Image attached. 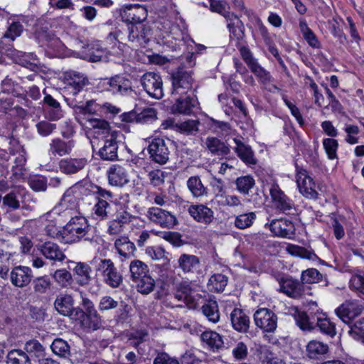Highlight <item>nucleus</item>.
<instances>
[{"label": "nucleus", "mask_w": 364, "mask_h": 364, "mask_svg": "<svg viewBox=\"0 0 364 364\" xmlns=\"http://www.w3.org/2000/svg\"><path fill=\"white\" fill-rule=\"evenodd\" d=\"M14 62L33 72H38L40 70L37 56L33 53L18 51L14 56Z\"/></svg>", "instance_id": "obj_32"}, {"label": "nucleus", "mask_w": 364, "mask_h": 364, "mask_svg": "<svg viewBox=\"0 0 364 364\" xmlns=\"http://www.w3.org/2000/svg\"><path fill=\"white\" fill-rule=\"evenodd\" d=\"M306 355L311 359H320L328 352L327 344L316 341H310L306 346Z\"/></svg>", "instance_id": "obj_33"}, {"label": "nucleus", "mask_w": 364, "mask_h": 364, "mask_svg": "<svg viewBox=\"0 0 364 364\" xmlns=\"http://www.w3.org/2000/svg\"><path fill=\"white\" fill-rule=\"evenodd\" d=\"M363 310L364 304L358 301H347L336 309V314L343 322L348 323Z\"/></svg>", "instance_id": "obj_17"}, {"label": "nucleus", "mask_w": 364, "mask_h": 364, "mask_svg": "<svg viewBox=\"0 0 364 364\" xmlns=\"http://www.w3.org/2000/svg\"><path fill=\"white\" fill-rule=\"evenodd\" d=\"M188 212L198 223L210 225L214 219V213L211 208L203 204L191 205Z\"/></svg>", "instance_id": "obj_22"}, {"label": "nucleus", "mask_w": 364, "mask_h": 364, "mask_svg": "<svg viewBox=\"0 0 364 364\" xmlns=\"http://www.w3.org/2000/svg\"><path fill=\"white\" fill-rule=\"evenodd\" d=\"M205 146L208 150L214 156H224L230 153L229 146L215 136L207 137Z\"/></svg>", "instance_id": "obj_31"}, {"label": "nucleus", "mask_w": 364, "mask_h": 364, "mask_svg": "<svg viewBox=\"0 0 364 364\" xmlns=\"http://www.w3.org/2000/svg\"><path fill=\"white\" fill-rule=\"evenodd\" d=\"M296 168V183L300 193L307 198L316 199L318 193L316 191V184L312 178L307 174L306 170L299 168Z\"/></svg>", "instance_id": "obj_13"}, {"label": "nucleus", "mask_w": 364, "mask_h": 364, "mask_svg": "<svg viewBox=\"0 0 364 364\" xmlns=\"http://www.w3.org/2000/svg\"><path fill=\"white\" fill-rule=\"evenodd\" d=\"M53 277L58 285L63 288H65L70 285L73 282V277L70 272L65 269L56 270Z\"/></svg>", "instance_id": "obj_61"}, {"label": "nucleus", "mask_w": 364, "mask_h": 364, "mask_svg": "<svg viewBox=\"0 0 364 364\" xmlns=\"http://www.w3.org/2000/svg\"><path fill=\"white\" fill-rule=\"evenodd\" d=\"M130 279L134 282L137 279L144 277L149 272L146 264L139 259H134L129 264Z\"/></svg>", "instance_id": "obj_40"}, {"label": "nucleus", "mask_w": 364, "mask_h": 364, "mask_svg": "<svg viewBox=\"0 0 364 364\" xmlns=\"http://www.w3.org/2000/svg\"><path fill=\"white\" fill-rule=\"evenodd\" d=\"M124 21L128 24L144 23L148 16V11L145 6L130 5L127 6L121 14Z\"/></svg>", "instance_id": "obj_20"}, {"label": "nucleus", "mask_w": 364, "mask_h": 364, "mask_svg": "<svg viewBox=\"0 0 364 364\" xmlns=\"http://www.w3.org/2000/svg\"><path fill=\"white\" fill-rule=\"evenodd\" d=\"M134 282L136 284L137 291L142 294H148L153 291L156 284L149 272L144 277L137 279Z\"/></svg>", "instance_id": "obj_51"}, {"label": "nucleus", "mask_w": 364, "mask_h": 364, "mask_svg": "<svg viewBox=\"0 0 364 364\" xmlns=\"http://www.w3.org/2000/svg\"><path fill=\"white\" fill-rule=\"evenodd\" d=\"M114 247L120 256L129 258L134 256L136 250L134 244L127 237H121L115 240Z\"/></svg>", "instance_id": "obj_38"}, {"label": "nucleus", "mask_w": 364, "mask_h": 364, "mask_svg": "<svg viewBox=\"0 0 364 364\" xmlns=\"http://www.w3.org/2000/svg\"><path fill=\"white\" fill-rule=\"evenodd\" d=\"M193 71L183 65L178 66L171 73L172 82V95H186L192 90L196 91L198 85L194 87L195 80Z\"/></svg>", "instance_id": "obj_3"}, {"label": "nucleus", "mask_w": 364, "mask_h": 364, "mask_svg": "<svg viewBox=\"0 0 364 364\" xmlns=\"http://www.w3.org/2000/svg\"><path fill=\"white\" fill-rule=\"evenodd\" d=\"M250 69L258 78L259 82L262 85L265 86L273 81L274 78L270 73L262 67L258 62L251 66Z\"/></svg>", "instance_id": "obj_55"}, {"label": "nucleus", "mask_w": 364, "mask_h": 364, "mask_svg": "<svg viewBox=\"0 0 364 364\" xmlns=\"http://www.w3.org/2000/svg\"><path fill=\"white\" fill-rule=\"evenodd\" d=\"M75 110L82 114H96L101 110V105L97 103L95 100H88L85 105H75Z\"/></svg>", "instance_id": "obj_57"}, {"label": "nucleus", "mask_w": 364, "mask_h": 364, "mask_svg": "<svg viewBox=\"0 0 364 364\" xmlns=\"http://www.w3.org/2000/svg\"><path fill=\"white\" fill-rule=\"evenodd\" d=\"M255 219L256 215L254 212L240 214L235 218V226L241 230L250 228Z\"/></svg>", "instance_id": "obj_60"}, {"label": "nucleus", "mask_w": 364, "mask_h": 364, "mask_svg": "<svg viewBox=\"0 0 364 364\" xmlns=\"http://www.w3.org/2000/svg\"><path fill=\"white\" fill-rule=\"evenodd\" d=\"M193 289L187 282H181L177 284L174 297L178 300L184 302L189 309H195L196 301L193 296Z\"/></svg>", "instance_id": "obj_26"}, {"label": "nucleus", "mask_w": 364, "mask_h": 364, "mask_svg": "<svg viewBox=\"0 0 364 364\" xmlns=\"http://www.w3.org/2000/svg\"><path fill=\"white\" fill-rule=\"evenodd\" d=\"M269 193L277 210L287 215L294 213L296 208L294 202L281 190L278 184H272Z\"/></svg>", "instance_id": "obj_8"}, {"label": "nucleus", "mask_w": 364, "mask_h": 364, "mask_svg": "<svg viewBox=\"0 0 364 364\" xmlns=\"http://www.w3.org/2000/svg\"><path fill=\"white\" fill-rule=\"evenodd\" d=\"M227 4L220 0H210V9L213 12L220 14L223 16L227 21H232V18H237V16L233 13L226 11Z\"/></svg>", "instance_id": "obj_52"}, {"label": "nucleus", "mask_w": 364, "mask_h": 364, "mask_svg": "<svg viewBox=\"0 0 364 364\" xmlns=\"http://www.w3.org/2000/svg\"><path fill=\"white\" fill-rule=\"evenodd\" d=\"M141 84L152 98L159 100L163 97V81L161 75L153 72H147L141 77Z\"/></svg>", "instance_id": "obj_9"}, {"label": "nucleus", "mask_w": 364, "mask_h": 364, "mask_svg": "<svg viewBox=\"0 0 364 364\" xmlns=\"http://www.w3.org/2000/svg\"><path fill=\"white\" fill-rule=\"evenodd\" d=\"M85 185L87 186V189L96 196L97 200L103 198L105 200H108V203L113 202L114 195L110 191H107L91 183H85Z\"/></svg>", "instance_id": "obj_53"}, {"label": "nucleus", "mask_w": 364, "mask_h": 364, "mask_svg": "<svg viewBox=\"0 0 364 364\" xmlns=\"http://www.w3.org/2000/svg\"><path fill=\"white\" fill-rule=\"evenodd\" d=\"M75 146L74 141H65L60 138L53 139L50 145L48 151L52 156H63L68 155Z\"/></svg>", "instance_id": "obj_30"}, {"label": "nucleus", "mask_w": 364, "mask_h": 364, "mask_svg": "<svg viewBox=\"0 0 364 364\" xmlns=\"http://www.w3.org/2000/svg\"><path fill=\"white\" fill-rule=\"evenodd\" d=\"M228 281L227 276L223 274H215L209 279L208 287L212 291L221 292L227 286Z\"/></svg>", "instance_id": "obj_48"}, {"label": "nucleus", "mask_w": 364, "mask_h": 364, "mask_svg": "<svg viewBox=\"0 0 364 364\" xmlns=\"http://www.w3.org/2000/svg\"><path fill=\"white\" fill-rule=\"evenodd\" d=\"M168 143L161 138H155L148 146V152L151 161L160 165L166 164L169 160L170 150Z\"/></svg>", "instance_id": "obj_10"}, {"label": "nucleus", "mask_w": 364, "mask_h": 364, "mask_svg": "<svg viewBox=\"0 0 364 364\" xmlns=\"http://www.w3.org/2000/svg\"><path fill=\"white\" fill-rule=\"evenodd\" d=\"M187 187L195 198L202 197L208 194V188L204 186L201 179L198 176H191L188 179Z\"/></svg>", "instance_id": "obj_39"}, {"label": "nucleus", "mask_w": 364, "mask_h": 364, "mask_svg": "<svg viewBox=\"0 0 364 364\" xmlns=\"http://www.w3.org/2000/svg\"><path fill=\"white\" fill-rule=\"evenodd\" d=\"M82 47L87 50L82 52L81 58L90 62L101 61L105 53V49L97 43L87 44Z\"/></svg>", "instance_id": "obj_34"}, {"label": "nucleus", "mask_w": 364, "mask_h": 364, "mask_svg": "<svg viewBox=\"0 0 364 364\" xmlns=\"http://www.w3.org/2000/svg\"><path fill=\"white\" fill-rule=\"evenodd\" d=\"M118 308L114 319L117 324L124 323L129 318V306L124 301L119 303L111 296H104L100 298L98 304V309L103 313Z\"/></svg>", "instance_id": "obj_6"}, {"label": "nucleus", "mask_w": 364, "mask_h": 364, "mask_svg": "<svg viewBox=\"0 0 364 364\" xmlns=\"http://www.w3.org/2000/svg\"><path fill=\"white\" fill-rule=\"evenodd\" d=\"M147 217L151 221L164 228H173L178 224L177 218L174 215L156 207H151L148 209Z\"/></svg>", "instance_id": "obj_14"}, {"label": "nucleus", "mask_w": 364, "mask_h": 364, "mask_svg": "<svg viewBox=\"0 0 364 364\" xmlns=\"http://www.w3.org/2000/svg\"><path fill=\"white\" fill-rule=\"evenodd\" d=\"M34 37L41 46L48 45L49 43L53 44L59 43L58 38L48 29L47 26H37L34 32Z\"/></svg>", "instance_id": "obj_37"}, {"label": "nucleus", "mask_w": 364, "mask_h": 364, "mask_svg": "<svg viewBox=\"0 0 364 364\" xmlns=\"http://www.w3.org/2000/svg\"><path fill=\"white\" fill-rule=\"evenodd\" d=\"M39 250L46 258L54 262H63L66 258L59 245L53 242H45L40 246Z\"/></svg>", "instance_id": "obj_29"}, {"label": "nucleus", "mask_w": 364, "mask_h": 364, "mask_svg": "<svg viewBox=\"0 0 364 364\" xmlns=\"http://www.w3.org/2000/svg\"><path fill=\"white\" fill-rule=\"evenodd\" d=\"M110 210V203H108V200H105L103 198L98 200L93 208L94 213L102 220L109 217Z\"/></svg>", "instance_id": "obj_62"}, {"label": "nucleus", "mask_w": 364, "mask_h": 364, "mask_svg": "<svg viewBox=\"0 0 364 364\" xmlns=\"http://www.w3.org/2000/svg\"><path fill=\"white\" fill-rule=\"evenodd\" d=\"M19 195H21L20 189H14L10 191L2 198L3 206L11 210L21 208V203L18 199Z\"/></svg>", "instance_id": "obj_49"}, {"label": "nucleus", "mask_w": 364, "mask_h": 364, "mask_svg": "<svg viewBox=\"0 0 364 364\" xmlns=\"http://www.w3.org/2000/svg\"><path fill=\"white\" fill-rule=\"evenodd\" d=\"M73 271L74 274L77 276V283L80 286H86L90 284L92 279V269L88 264L85 262H77Z\"/></svg>", "instance_id": "obj_36"}, {"label": "nucleus", "mask_w": 364, "mask_h": 364, "mask_svg": "<svg viewBox=\"0 0 364 364\" xmlns=\"http://www.w3.org/2000/svg\"><path fill=\"white\" fill-rule=\"evenodd\" d=\"M316 326L318 327L322 333L331 338H333L336 335V323L326 317H317L315 321Z\"/></svg>", "instance_id": "obj_46"}, {"label": "nucleus", "mask_w": 364, "mask_h": 364, "mask_svg": "<svg viewBox=\"0 0 364 364\" xmlns=\"http://www.w3.org/2000/svg\"><path fill=\"white\" fill-rule=\"evenodd\" d=\"M65 243H75L84 240L92 242L95 236L90 233V228L85 217L75 216L64 226L61 231Z\"/></svg>", "instance_id": "obj_1"}, {"label": "nucleus", "mask_w": 364, "mask_h": 364, "mask_svg": "<svg viewBox=\"0 0 364 364\" xmlns=\"http://www.w3.org/2000/svg\"><path fill=\"white\" fill-rule=\"evenodd\" d=\"M127 26V36L121 30H117L110 33L107 38L122 43L127 38L133 47L145 46L149 41V36H151L150 27L144 23L128 24Z\"/></svg>", "instance_id": "obj_2"}, {"label": "nucleus", "mask_w": 364, "mask_h": 364, "mask_svg": "<svg viewBox=\"0 0 364 364\" xmlns=\"http://www.w3.org/2000/svg\"><path fill=\"white\" fill-rule=\"evenodd\" d=\"M109 183L113 186H123L129 182L125 168L120 165L113 164L107 171Z\"/></svg>", "instance_id": "obj_28"}, {"label": "nucleus", "mask_w": 364, "mask_h": 364, "mask_svg": "<svg viewBox=\"0 0 364 364\" xmlns=\"http://www.w3.org/2000/svg\"><path fill=\"white\" fill-rule=\"evenodd\" d=\"M265 228L277 237L290 238L295 234L294 223L287 219L272 220L269 224H265Z\"/></svg>", "instance_id": "obj_18"}, {"label": "nucleus", "mask_w": 364, "mask_h": 364, "mask_svg": "<svg viewBox=\"0 0 364 364\" xmlns=\"http://www.w3.org/2000/svg\"><path fill=\"white\" fill-rule=\"evenodd\" d=\"M349 328L350 336L364 345V317L350 325Z\"/></svg>", "instance_id": "obj_56"}, {"label": "nucleus", "mask_w": 364, "mask_h": 364, "mask_svg": "<svg viewBox=\"0 0 364 364\" xmlns=\"http://www.w3.org/2000/svg\"><path fill=\"white\" fill-rule=\"evenodd\" d=\"M230 318L234 330L241 333L249 331L250 319L243 309L235 308L230 314Z\"/></svg>", "instance_id": "obj_23"}, {"label": "nucleus", "mask_w": 364, "mask_h": 364, "mask_svg": "<svg viewBox=\"0 0 364 364\" xmlns=\"http://www.w3.org/2000/svg\"><path fill=\"white\" fill-rule=\"evenodd\" d=\"M228 22L230 38L236 39L238 41L242 40L245 36L242 22L238 19V17L237 18H233L232 21H228Z\"/></svg>", "instance_id": "obj_50"}, {"label": "nucleus", "mask_w": 364, "mask_h": 364, "mask_svg": "<svg viewBox=\"0 0 364 364\" xmlns=\"http://www.w3.org/2000/svg\"><path fill=\"white\" fill-rule=\"evenodd\" d=\"M331 225L333 229V234L337 240H341L345 235V230L343 223H345V218L332 213L331 215Z\"/></svg>", "instance_id": "obj_58"}, {"label": "nucleus", "mask_w": 364, "mask_h": 364, "mask_svg": "<svg viewBox=\"0 0 364 364\" xmlns=\"http://www.w3.org/2000/svg\"><path fill=\"white\" fill-rule=\"evenodd\" d=\"M63 81L68 89H70L74 95H77L90 85L87 76L82 73L69 70L63 73Z\"/></svg>", "instance_id": "obj_12"}, {"label": "nucleus", "mask_w": 364, "mask_h": 364, "mask_svg": "<svg viewBox=\"0 0 364 364\" xmlns=\"http://www.w3.org/2000/svg\"><path fill=\"white\" fill-rule=\"evenodd\" d=\"M95 271L103 282L112 289L119 287L123 283L122 273L110 259H99Z\"/></svg>", "instance_id": "obj_4"}, {"label": "nucleus", "mask_w": 364, "mask_h": 364, "mask_svg": "<svg viewBox=\"0 0 364 364\" xmlns=\"http://www.w3.org/2000/svg\"><path fill=\"white\" fill-rule=\"evenodd\" d=\"M55 310L61 315L70 317L75 315L77 308L74 307V299L73 296L67 294H59L54 302Z\"/></svg>", "instance_id": "obj_25"}, {"label": "nucleus", "mask_w": 364, "mask_h": 364, "mask_svg": "<svg viewBox=\"0 0 364 364\" xmlns=\"http://www.w3.org/2000/svg\"><path fill=\"white\" fill-rule=\"evenodd\" d=\"M6 359L7 364H31L28 355L21 349L10 350Z\"/></svg>", "instance_id": "obj_47"}, {"label": "nucleus", "mask_w": 364, "mask_h": 364, "mask_svg": "<svg viewBox=\"0 0 364 364\" xmlns=\"http://www.w3.org/2000/svg\"><path fill=\"white\" fill-rule=\"evenodd\" d=\"M23 350L27 354H33L38 358L43 357L45 354V348L36 339H31L26 341Z\"/></svg>", "instance_id": "obj_54"}, {"label": "nucleus", "mask_w": 364, "mask_h": 364, "mask_svg": "<svg viewBox=\"0 0 364 364\" xmlns=\"http://www.w3.org/2000/svg\"><path fill=\"white\" fill-rule=\"evenodd\" d=\"M322 276L320 272L314 268L304 270L301 273V280L304 285L318 282Z\"/></svg>", "instance_id": "obj_64"}, {"label": "nucleus", "mask_w": 364, "mask_h": 364, "mask_svg": "<svg viewBox=\"0 0 364 364\" xmlns=\"http://www.w3.org/2000/svg\"><path fill=\"white\" fill-rule=\"evenodd\" d=\"M279 284V290L289 297L293 299H300L306 295H312L311 288L308 285H304L297 279L291 277H282L277 279Z\"/></svg>", "instance_id": "obj_5"}, {"label": "nucleus", "mask_w": 364, "mask_h": 364, "mask_svg": "<svg viewBox=\"0 0 364 364\" xmlns=\"http://www.w3.org/2000/svg\"><path fill=\"white\" fill-rule=\"evenodd\" d=\"M23 31V25L19 21H14L9 24L6 31L3 35V38L14 41L21 35Z\"/></svg>", "instance_id": "obj_63"}, {"label": "nucleus", "mask_w": 364, "mask_h": 364, "mask_svg": "<svg viewBox=\"0 0 364 364\" xmlns=\"http://www.w3.org/2000/svg\"><path fill=\"white\" fill-rule=\"evenodd\" d=\"M179 267L184 272H193L200 263V259L196 255L183 254L178 259Z\"/></svg>", "instance_id": "obj_44"}, {"label": "nucleus", "mask_w": 364, "mask_h": 364, "mask_svg": "<svg viewBox=\"0 0 364 364\" xmlns=\"http://www.w3.org/2000/svg\"><path fill=\"white\" fill-rule=\"evenodd\" d=\"M50 348L54 354L63 358H68L70 355V346L65 340L57 338L53 340L50 345Z\"/></svg>", "instance_id": "obj_41"}, {"label": "nucleus", "mask_w": 364, "mask_h": 364, "mask_svg": "<svg viewBox=\"0 0 364 364\" xmlns=\"http://www.w3.org/2000/svg\"><path fill=\"white\" fill-rule=\"evenodd\" d=\"M294 318L296 325L302 331H312L315 328V320L311 318L306 312L296 311L294 314Z\"/></svg>", "instance_id": "obj_42"}, {"label": "nucleus", "mask_w": 364, "mask_h": 364, "mask_svg": "<svg viewBox=\"0 0 364 364\" xmlns=\"http://www.w3.org/2000/svg\"><path fill=\"white\" fill-rule=\"evenodd\" d=\"M255 325L264 332L272 333L277 326V316L270 309L261 308L254 314Z\"/></svg>", "instance_id": "obj_11"}, {"label": "nucleus", "mask_w": 364, "mask_h": 364, "mask_svg": "<svg viewBox=\"0 0 364 364\" xmlns=\"http://www.w3.org/2000/svg\"><path fill=\"white\" fill-rule=\"evenodd\" d=\"M43 103L52 109L50 116L53 119H58L62 116V109L60 103L50 95H46L43 98Z\"/></svg>", "instance_id": "obj_59"}, {"label": "nucleus", "mask_w": 364, "mask_h": 364, "mask_svg": "<svg viewBox=\"0 0 364 364\" xmlns=\"http://www.w3.org/2000/svg\"><path fill=\"white\" fill-rule=\"evenodd\" d=\"M9 276L11 284L18 288L27 287L33 277L31 269L21 265L14 267Z\"/></svg>", "instance_id": "obj_19"}, {"label": "nucleus", "mask_w": 364, "mask_h": 364, "mask_svg": "<svg viewBox=\"0 0 364 364\" xmlns=\"http://www.w3.org/2000/svg\"><path fill=\"white\" fill-rule=\"evenodd\" d=\"M201 310L203 314L209 321L213 323H216L219 321L220 313L218 303L215 301H209L204 304L201 307Z\"/></svg>", "instance_id": "obj_45"}, {"label": "nucleus", "mask_w": 364, "mask_h": 364, "mask_svg": "<svg viewBox=\"0 0 364 364\" xmlns=\"http://www.w3.org/2000/svg\"><path fill=\"white\" fill-rule=\"evenodd\" d=\"M75 316L81 319L82 326L90 331H95L103 326L102 316L97 310L82 312V309L77 307Z\"/></svg>", "instance_id": "obj_16"}, {"label": "nucleus", "mask_w": 364, "mask_h": 364, "mask_svg": "<svg viewBox=\"0 0 364 364\" xmlns=\"http://www.w3.org/2000/svg\"><path fill=\"white\" fill-rule=\"evenodd\" d=\"M119 132L113 131L104 139L103 146L100 149L98 155L101 159L113 161L118 159V143L117 138Z\"/></svg>", "instance_id": "obj_15"}, {"label": "nucleus", "mask_w": 364, "mask_h": 364, "mask_svg": "<svg viewBox=\"0 0 364 364\" xmlns=\"http://www.w3.org/2000/svg\"><path fill=\"white\" fill-rule=\"evenodd\" d=\"M236 190L241 194L247 196L255 186V180L251 175L242 176L235 180Z\"/></svg>", "instance_id": "obj_43"}, {"label": "nucleus", "mask_w": 364, "mask_h": 364, "mask_svg": "<svg viewBox=\"0 0 364 364\" xmlns=\"http://www.w3.org/2000/svg\"><path fill=\"white\" fill-rule=\"evenodd\" d=\"M86 158H68L59 163L60 171L65 174H75L82 171L87 165Z\"/></svg>", "instance_id": "obj_27"}, {"label": "nucleus", "mask_w": 364, "mask_h": 364, "mask_svg": "<svg viewBox=\"0 0 364 364\" xmlns=\"http://www.w3.org/2000/svg\"><path fill=\"white\" fill-rule=\"evenodd\" d=\"M101 83L107 86L105 90L115 95L131 96L136 93L131 80L122 75H117L109 78H105L100 82Z\"/></svg>", "instance_id": "obj_7"}, {"label": "nucleus", "mask_w": 364, "mask_h": 364, "mask_svg": "<svg viewBox=\"0 0 364 364\" xmlns=\"http://www.w3.org/2000/svg\"><path fill=\"white\" fill-rule=\"evenodd\" d=\"M198 99L193 96L187 95L180 97L171 107V111L173 114H183L190 115L193 113V109L198 105Z\"/></svg>", "instance_id": "obj_24"}, {"label": "nucleus", "mask_w": 364, "mask_h": 364, "mask_svg": "<svg viewBox=\"0 0 364 364\" xmlns=\"http://www.w3.org/2000/svg\"><path fill=\"white\" fill-rule=\"evenodd\" d=\"M233 141L235 144V146L233 149L237 157L249 167L256 166L258 163V160L252 147L239 139L235 138Z\"/></svg>", "instance_id": "obj_21"}, {"label": "nucleus", "mask_w": 364, "mask_h": 364, "mask_svg": "<svg viewBox=\"0 0 364 364\" xmlns=\"http://www.w3.org/2000/svg\"><path fill=\"white\" fill-rule=\"evenodd\" d=\"M201 341L213 350H218L223 346L222 336L214 331H205L200 334Z\"/></svg>", "instance_id": "obj_35"}]
</instances>
